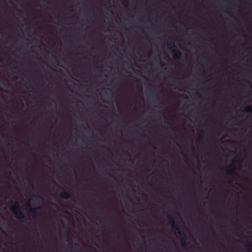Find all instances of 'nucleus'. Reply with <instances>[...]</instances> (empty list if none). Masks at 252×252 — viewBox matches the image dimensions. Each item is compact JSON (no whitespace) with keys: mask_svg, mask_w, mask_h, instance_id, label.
I'll return each instance as SVG.
<instances>
[{"mask_svg":"<svg viewBox=\"0 0 252 252\" xmlns=\"http://www.w3.org/2000/svg\"><path fill=\"white\" fill-rule=\"evenodd\" d=\"M168 220L169 221L171 228L173 231H177V234L181 237L182 235L184 236L181 240V244L182 247L185 249L187 246V238L184 234H183L180 230V229L178 225L177 222L175 221V218L170 216L168 215L167 216Z\"/></svg>","mask_w":252,"mask_h":252,"instance_id":"1","label":"nucleus"},{"mask_svg":"<svg viewBox=\"0 0 252 252\" xmlns=\"http://www.w3.org/2000/svg\"><path fill=\"white\" fill-rule=\"evenodd\" d=\"M10 209L17 219L20 220L25 219V217L21 211L19 204L18 202H15L14 205L11 207Z\"/></svg>","mask_w":252,"mask_h":252,"instance_id":"2","label":"nucleus"},{"mask_svg":"<svg viewBox=\"0 0 252 252\" xmlns=\"http://www.w3.org/2000/svg\"><path fill=\"white\" fill-rule=\"evenodd\" d=\"M168 46H170L171 47H168L169 49L171 51L172 54L173 55V58L175 59H180L181 57V53L178 50H172L171 47H173L175 49L176 48V47L175 45V43L171 41L168 44Z\"/></svg>","mask_w":252,"mask_h":252,"instance_id":"3","label":"nucleus"},{"mask_svg":"<svg viewBox=\"0 0 252 252\" xmlns=\"http://www.w3.org/2000/svg\"><path fill=\"white\" fill-rule=\"evenodd\" d=\"M27 206L28 207H29L28 212L32 215V216H33L34 218H36L40 216L39 213H40L41 211V208H31L30 203H28Z\"/></svg>","mask_w":252,"mask_h":252,"instance_id":"4","label":"nucleus"},{"mask_svg":"<svg viewBox=\"0 0 252 252\" xmlns=\"http://www.w3.org/2000/svg\"><path fill=\"white\" fill-rule=\"evenodd\" d=\"M60 196L61 198L65 199H69L71 197V195L68 192L66 191H63L60 193Z\"/></svg>","mask_w":252,"mask_h":252,"instance_id":"5","label":"nucleus"},{"mask_svg":"<svg viewBox=\"0 0 252 252\" xmlns=\"http://www.w3.org/2000/svg\"><path fill=\"white\" fill-rule=\"evenodd\" d=\"M226 172L228 175H235L238 176V175L235 172L234 170L232 169H228V167L226 168Z\"/></svg>","mask_w":252,"mask_h":252,"instance_id":"6","label":"nucleus"},{"mask_svg":"<svg viewBox=\"0 0 252 252\" xmlns=\"http://www.w3.org/2000/svg\"><path fill=\"white\" fill-rule=\"evenodd\" d=\"M246 247L250 252L252 251V243L250 241H248Z\"/></svg>","mask_w":252,"mask_h":252,"instance_id":"7","label":"nucleus"},{"mask_svg":"<svg viewBox=\"0 0 252 252\" xmlns=\"http://www.w3.org/2000/svg\"><path fill=\"white\" fill-rule=\"evenodd\" d=\"M244 111L245 112H252V108L250 106H246L244 109Z\"/></svg>","mask_w":252,"mask_h":252,"instance_id":"8","label":"nucleus"},{"mask_svg":"<svg viewBox=\"0 0 252 252\" xmlns=\"http://www.w3.org/2000/svg\"><path fill=\"white\" fill-rule=\"evenodd\" d=\"M232 163H233V164H238V165H240V163H241V162H240V161L239 160H237V158L236 157V158H235L233 159V160H232Z\"/></svg>","mask_w":252,"mask_h":252,"instance_id":"9","label":"nucleus"},{"mask_svg":"<svg viewBox=\"0 0 252 252\" xmlns=\"http://www.w3.org/2000/svg\"><path fill=\"white\" fill-rule=\"evenodd\" d=\"M202 135L200 134L198 135V142L199 143H202Z\"/></svg>","mask_w":252,"mask_h":252,"instance_id":"10","label":"nucleus"},{"mask_svg":"<svg viewBox=\"0 0 252 252\" xmlns=\"http://www.w3.org/2000/svg\"><path fill=\"white\" fill-rule=\"evenodd\" d=\"M37 197L39 199H42V198L40 196H37Z\"/></svg>","mask_w":252,"mask_h":252,"instance_id":"11","label":"nucleus"},{"mask_svg":"<svg viewBox=\"0 0 252 252\" xmlns=\"http://www.w3.org/2000/svg\"><path fill=\"white\" fill-rule=\"evenodd\" d=\"M232 167V165H230V166H229V168H231Z\"/></svg>","mask_w":252,"mask_h":252,"instance_id":"12","label":"nucleus"}]
</instances>
